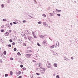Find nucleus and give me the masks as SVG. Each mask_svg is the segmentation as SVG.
I'll list each match as a JSON object with an SVG mask.
<instances>
[{
  "mask_svg": "<svg viewBox=\"0 0 78 78\" xmlns=\"http://www.w3.org/2000/svg\"><path fill=\"white\" fill-rule=\"evenodd\" d=\"M71 59H73V58L72 57H71Z\"/></svg>",
  "mask_w": 78,
  "mask_h": 78,
  "instance_id": "54",
  "label": "nucleus"
},
{
  "mask_svg": "<svg viewBox=\"0 0 78 78\" xmlns=\"http://www.w3.org/2000/svg\"><path fill=\"white\" fill-rule=\"evenodd\" d=\"M19 22V21H16V22L17 23V22Z\"/></svg>",
  "mask_w": 78,
  "mask_h": 78,
  "instance_id": "62",
  "label": "nucleus"
},
{
  "mask_svg": "<svg viewBox=\"0 0 78 78\" xmlns=\"http://www.w3.org/2000/svg\"><path fill=\"white\" fill-rule=\"evenodd\" d=\"M17 23H18L19 24H20L21 23V22L19 20L18 21V22H17Z\"/></svg>",
  "mask_w": 78,
  "mask_h": 78,
  "instance_id": "18",
  "label": "nucleus"
},
{
  "mask_svg": "<svg viewBox=\"0 0 78 78\" xmlns=\"http://www.w3.org/2000/svg\"><path fill=\"white\" fill-rule=\"evenodd\" d=\"M16 72V73L17 76H19V75L21 73V72L20 71H19L18 72Z\"/></svg>",
  "mask_w": 78,
  "mask_h": 78,
  "instance_id": "8",
  "label": "nucleus"
},
{
  "mask_svg": "<svg viewBox=\"0 0 78 78\" xmlns=\"http://www.w3.org/2000/svg\"><path fill=\"white\" fill-rule=\"evenodd\" d=\"M43 25L44 26H45V27H48V24L46 22H43Z\"/></svg>",
  "mask_w": 78,
  "mask_h": 78,
  "instance_id": "4",
  "label": "nucleus"
},
{
  "mask_svg": "<svg viewBox=\"0 0 78 78\" xmlns=\"http://www.w3.org/2000/svg\"><path fill=\"white\" fill-rule=\"evenodd\" d=\"M18 78H22V76H20L18 77Z\"/></svg>",
  "mask_w": 78,
  "mask_h": 78,
  "instance_id": "51",
  "label": "nucleus"
},
{
  "mask_svg": "<svg viewBox=\"0 0 78 78\" xmlns=\"http://www.w3.org/2000/svg\"><path fill=\"white\" fill-rule=\"evenodd\" d=\"M54 47H55V45H53L50 47V48H54Z\"/></svg>",
  "mask_w": 78,
  "mask_h": 78,
  "instance_id": "17",
  "label": "nucleus"
},
{
  "mask_svg": "<svg viewBox=\"0 0 78 78\" xmlns=\"http://www.w3.org/2000/svg\"><path fill=\"white\" fill-rule=\"evenodd\" d=\"M31 33L30 32H28V31L27 30H26V34L28 35V34H30Z\"/></svg>",
  "mask_w": 78,
  "mask_h": 78,
  "instance_id": "7",
  "label": "nucleus"
},
{
  "mask_svg": "<svg viewBox=\"0 0 78 78\" xmlns=\"http://www.w3.org/2000/svg\"><path fill=\"white\" fill-rule=\"evenodd\" d=\"M40 72L41 74H44L45 73V69L44 68H42L40 67Z\"/></svg>",
  "mask_w": 78,
  "mask_h": 78,
  "instance_id": "1",
  "label": "nucleus"
},
{
  "mask_svg": "<svg viewBox=\"0 0 78 78\" xmlns=\"http://www.w3.org/2000/svg\"><path fill=\"white\" fill-rule=\"evenodd\" d=\"M55 67H57V66H58V65L56 63H55L53 65Z\"/></svg>",
  "mask_w": 78,
  "mask_h": 78,
  "instance_id": "14",
  "label": "nucleus"
},
{
  "mask_svg": "<svg viewBox=\"0 0 78 78\" xmlns=\"http://www.w3.org/2000/svg\"><path fill=\"white\" fill-rule=\"evenodd\" d=\"M34 2H36V1L35 0H34Z\"/></svg>",
  "mask_w": 78,
  "mask_h": 78,
  "instance_id": "61",
  "label": "nucleus"
},
{
  "mask_svg": "<svg viewBox=\"0 0 78 78\" xmlns=\"http://www.w3.org/2000/svg\"><path fill=\"white\" fill-rule=\"evenodd\" d=\"M28 38L29 40V41H31V37H28Z\"/></svg>",
  "mask_w": 78,
  "mask_h": 78,
  "instance_id": "16",
  "label": "nucleus"
},
{
  "mask_svg": "<svg viewBox=\"0 0 78 78\" xmlns=\"http://www.w3.org/2000/svg\"><path fill=\"white\" fill-rule=\"evenodd\" d=\"M4 31H5V30L3 29H2L1 30V31L2 32H4Z\"/></svg>",
  "mask_w": 78,
  "mask_h": 78,
  "instance_id": "28",
  "label": "nucleus"
},
{
  "mask_svg": "<svg viewBox=\"0 0 78 78\" xmlns=\"http://www.w3.org/2000/svg\"><path fill=\"white\" fill-rule=\"evenodd\" d=\"M33 36H34V38H35L36 39H37V37H36L35 36H34V35H33Z\"/></svg>",
  "mask_w": 78,
  "mask_h": 78,
  "instance_id": "32",
  "label": "nucleus"
},
{
  "mask_svg": "<svg viewBox=\"0 0 78 78\" xmlns=\"http://www.w3.org/2000/svg\"><path fill=\"white\" fill-rule=\"evenodd\" d=\"M66 59H67L66 58L64 57V59H65V60H66Z\"/></svg>",
  "mask_w": 78,
  "mask_h": 78,
  "instance_id": "52",
  "label": "nucleus"
},
{
  "mask_svg": "<svg viewBox=\"0 0 78 78\" xmlns=\"http://www.w3.org/2000/svg\"><path fill=\"white\" fill-rule=\"evenodd\" d=\"M13 23H14V24H15V25H16L17 24V23L15 22H13Z\"/></svg>",
  "mask_w": 78,
  "mask_h": 78,
  "instance_id": "41",
  "label": "nucleus"
},
{
  "mask_svg": "<svg viewBox=\"0 0 78 78\" xmlns=\"http://www.w3.org/2000/svg\"><path fill=\"white\" fill-rule=\"evenodd\" d=\"M23 23H26V22H27V21L25 20H24L23 21Z\"/></svg>",
  "mask_w": 78,
  "mask_h": 78,
  "instance_id": "26",
  "label": "nucleus"
},
{
  "mask_svg": "<svg viewBox=\"0 0 78 78\" xmlns=\"http://www.w3.org/2000/svg\"><path fill=\"white\" fill-rule=\"evenodd\" d=\"M10 75L11 76H12V71H10Z\"/></svg>",
  "mask_w": 78,
  "mask_h": 78,
  "instance_id": "20",
  "label": "nucleus"
},
{
  "mask_svg": "<svg viewBox=\"0 0 78 78\" xmlns=\"http://www.w3.org/2000/svg\"><path fill=\"white\" fill-rule=\"evenodd\" d=\"M29 17H30L31 18H33V17L31 16V15H29Z\"/></svg>",
  "mask_w": 78,
  "mask_h": 78,
  "instance_id": "33",
  "label": "nucleus"
},
{
  "mask_svg": "<svg viewBox=\"0 0 78 78\" xmlns=\"http://www.w3.org/2000/svg\"><path fill=\"white\" fill-rule=\"evenodd\" d=\"M23 45L24 46H26V44H25V43H24V44H23Z\"/></svg>",
  "mask_w": 78,
  "mask_h": 78,
  "instance_id": "42",
  "label": "nucleus"
},
{
  "mask_svg": "<svg viewBox=\"0 0 78 78\" xmlns=\"http://www.w3.org/2000/svg\"><path fill=\"white\" fill-rule=\"evenodd\" d=\"M44 36H43V35H40L39 36V37H41V38H42V39H44L43 38L44 37Z\"/></svg>",
  "mask_w": 78,
  "mask_h": 78,
  "instance_id": "13",
  "label": "nucleus"
},
{
  "mask_svg": "<svg viewBox=\"0 0 78 78\" xmlns=\"http://www.w3.org/2000/svg\"><path fill=\"white\" fill-rule=\"evenodd\" d=\"M18 42L19 43H20V44H22V40L20 39H18Z\"/></svg>",
  "mask_w": 78,
  "mask_h": 78,
  "instance_id": "9",
  "label": "nucleus"
},
{
  "mask_svg": "<svg viewBox=\"0 0 78 78\" xmlns=\"http://www.w3.org/2000/svg\"><path fill=\"white\" fill-rule=\"evenodd\" d=\"M15 22H16L17 21H18L17 20H15Z\"/></svg>",
  "mask_w": 78,
  "mask_h": 78,
  "instance_id": "55",
  "label": "nucleus"
},
{
  "mask_svg": "<svg viewBox=\"0 0 78 78\" xmlns=\"http://www.w3.org/2000/svg\"><path fill=\"white\" fill-rule=\"evenodd\" d=\"M37 78H41V77H38Z\"/></svg>",
  "mask_w": 78,
  "mask_h": 78,
  "instance_id": "63",
  "label": "nucleus"
},
{
  "mask_svg": "<svg viewBox=\"0 0 78 78\" xmlns=\"http://www.w3.org/2000/svg\"><path fill=\"white\" fill-rule=\"evenodd\" d=\"M57 15L58 16V17H60V16H61V15L59 14H57Z\"/></svg>",
  "mask_w": 78,
  "mask_h": 78,
  "instance_id": "27",
  "label": "nucleus"
},
{
  "mask_svg": "<svg viewBox=\"0 0 78 78\" xmlns=\"http://www.w3.org/2000/svg\"><path fill=\"white\" fill-rule=\"evenodd\" d=\"M54 14L53 13H49V16H51V17L53 16H54Z\"/></svg>",
  "mask_w": 78,
  "mask_h": 78,
  "instance_id": "12",
  "label": "nucleus"
},
{
  "mask_svg": "<svg viewBox=\"0 0 78 78\" xmlns=\"http://www.w3.org/2000/svg\"><path fill=\"white\" fill-rule=\"evenodd\" d=\"M30 41L31 43H32V44H33V42L31 40Z\"/></svg>",
  "mask_w": 78,
  "mask_h": 78,
  "instance_id": "45",
  "label": "nucleus"
},
{
  "mask_svg": "<svg viewBox=\"0 0 78 78\" xmlns=\"http://www.w3.org/2000/svg\"><path fill=\"white\" fill-rule=\"evenodd\" d=\"M32 34H33V35H34V32L32 31Z\"/></svg>",
  "mask_w": 78,
  "mask_h": 78,
  "instance_id": "53",
  "label": "nucleus"
},
{
  "mask_svg": "<svg viewBox=\"0 0 78 78\" xmlns=\"http://www.w3.org/2000/svg\"><path fill=\"white\" fill-rule=\"evenodd\" d=\"M36 74H37V75H40V74H39V73H36Z\"/></svg>",
  "mask_w": 78,
  "mask_h": 78,
  "instance_id": "43",
  "label": "nucleus"
},
{
  "mask_svg": "<svg viewBox=\"0 0 78 78\" xmlns=\"http://www.w3.org/2000/svg\"><path fill=\"white\" fill-rule=\"evenodd\" d=\"M56 77L57 78H59V75H57L56 76Z\"/></svg>",
  "mask_w": 78,
  "mask_h": 78,
  "instance_id": "25",
  "label": "nucleus"
},
{
  "mask_svg": "<svg viewBox=\"0 0 78 78\" xmlns=\"http://www.w3.org/2000/svg\"><path fill=\"white\" fill-rule=\"evenodd\" d=\"M14 51H16V50H17V49H16V48H14Z\"/></svg>",
  "mask_w": 78,
  "mask_h": 78,
  "instance_id": "39",
  "label": "nucleus"
},
{
  "mask_svg": "<svg viewBox=\"0 0 78 78\" xmlns=\"http://www.w3.org/2000/svg\"><path fill=\"white\" fill-rule=\"evenodd\" d=\"M4 27H5V26H4V25L2 26H1V28H3Z\"/></svg>",
  "mask_w": 78,
  "mask_h": 78,
  "instance_id": "50",
  "label": "nucleus"
},
{
  "mask_svg": "<svg viewBox=\"0 0 78 78\" xmlns=\"http://www.w3.org/2000/svg\"><path fill=\"white\" fill-rule=\"evenodd\" d=\"M9 41L10 42H12V40L11 39H10L9 40Z\"/></svg>",
  "mask_w": 78,
  "mask_h": 78,
  "instance_id": "35",
  "label": "nucleus"
},
{
  "mask_svg": "<svg viewBox=\"0 0 78 78\" xmlns=\"http://www.w3.org/2000/svg\"><path fill=\"white\" fill-rule=\"evenodd\" d=\"M52 53H53L54 55H55V56H58V54L55 52L53 51Z\"/></svg>",
  "mask_w": 78,
  "mask_h": 78,
  "instance_id": "6",
  "label": "nucleus"
},
{
  "mask_svg": "<svg viewBox=\"0 0 78 78\" xmlns=\"http://www.w3.org/2000/svg\"><path fill=\"white\" fill-rule=\"evenodd\" d=\"M1 6L2 8H4V5L3 4H2L1 5Z\"/></svg>",
  "mask_w": 78,
  "mask_h": 78,
  "instance_id": "24",
  "label": "nucleus"
},
{
  "mask_svg": "<svg viewBox=\"0 0 78 78\" xmlns=\"http://www.w3.org/2000/svg\"><path fill=\"white\" fill-rule=\"evenodd\" d=\"M20 67H21L22 68V67H23V65H21L20 66Z\"/></svg>",
  "mask_w": 78,
  "mask_h": 78,
  "instance_id": "46",
  "label": "nucleus"
},
{
  "mask_svg": "<svg viewBox=\"0 0 78 78\" xmlns=\"http://www.w3.org/2000/svg\"><path fill=\"white\" fill-rule=\"evenodd\" d=\"M8 76V74H6L5 75V77H6V76Z\"/></svg>",
  "mask_w": 78,
  "mask_h": 78,
  "instance_id": "29",
  "label": "nucleus"
},
{
  "mask_svg": "<svg viewBox=\"0 0 78 78\" xmlns=\"http://www.w3.org/2000/svg\"><path fill=\"white\" fill-rule=\"evenodd\" d=\"M12 39L13 40H16V39H17V37L14 36L12 37Z\"/></svg>",
  "mask_w": 78,
  "mask_h": 78,
  "instance_id": "10",
  "label": "nucleus"
},
{
  "mask_svg": "<svg viewBox=\"0 0 78 78\" xmlns=\"http://www.w3.org/2000/svg\"><path fill=\"white\" fill-rule=\"evenodd\" d=\"M10 60H13V59H14L12 58H10Z\"/></svg>",
  "mask_w": 78,
  "mask_h": 78,
  "instance_id": "38",
  "label": "nucleus"
},
{
  "mask_svg": "<svg viewBox=\"0 0 78 78\" xmlns=\"http://www.w3.org/2000/svg\"><path fill=\"white\" fill-rule=\"evenodd\" d=\"M1 57H2V58H4L5 57L4 56H3V55H1Z\"/></svg>",
  "mask_w": 78,
  "mask_h": 78,
  "instance_id": "44",
  "label": "nucleus"
},
{
  "mask_svg": "<svg viewBox=\"0 0 78 78\" xmlns=\"http://www.w3.org/2000/svg\"><path fill=\"white\" fill-rule=\"evenodd\" d=\"M42 16H43V17H46V15L44 14H43Z\"/></svg>",
  "mask_w": 78,
  "mask_h": 78,
  "instance_id": "30",
  "label": "nucleus"
},
{
  "mask_svg": "<svg viewBox=\"0 0 78 78\" xmlns=\"http://www.w3.org/2000/svg\"><path fill=\"white\" fill-rule=\"evenodd\" d=\"M8 46L9 47H11V44H9Z\"/></svg>",
  "mask_w": 78,
  "mask_h": 78,
  "instance_id": "40",
  "label": "nucleus"
},
{
  "mask_svg": "<svg viewBox=\"0 0 78 78\" xmlns=\"http://www.w3.org/2000/svg\"><path fill=\"white\" fill-rule=\"evenodd\" d=\"M53 13H54V14H55V11H53Z\"/></svg>",
  "mask_w": 78,
  "mask_h": 78,
  "instance_id": "57",
  "label": "nucleus"
},
{
  "mask_svg": "<svg viewBox=\"0 0 78 78\" xmlns=\"http://www.w3.org/2000/svg\"><path fill=\"white\" fill-rule=\"evenodd\" d=\"M46 66L48 67V68H49V69H51V68L52 67L51 66V65H50V63H48L46 64Z\"/></svg>",
  "mask_w": 78,
  "mask_h": 78,
  "instance_id": "2",
  "label": "nucleus"
},
{
  "mask_svg": "<svg viewBox=\"0 0 78 78\" xmlns=\"http://www.w3.org/2000/svg\"><path fill=\"white\" fill-rule=\"evenodd\" d=\"M17 55L19 56H20V55H21V54H20V52H18Z\"/></svg>",
  "mask_w": 78,
  "mask_h": 78,
  "instance_id": "23",
  "label": "nucleus"
},
{
  "mask_svg": "<svg viewBox=\"0 0 78 78\" xmlns=\"http://www.w3.org/2000/svg\"><path fill=\"white\" fill-rule=\"evenodd\" d=\"M6 21V20L5 19H3V21L4 22H5V21Z\"/></svg>",
  "mask_w": 78,
  "mask_h": 78,
  "instance_id": "34",
  "label": "nucleus"
},
{
  "mask_svg": "<svg viewBox=\"0 0 78 78\" xmlns=\"http://www.w3.org/2000/svg\"><path fill=\"white\" fill-rule=\"evenodd\" d=\"M56 11H57V12H61V10H59L58 9H56Z\"/></svg>",
  "mask_w": 78,
  "mask_h": 78,
  "instance_id": "19",
  "label": "nucleus"
},
{
  "mask_svg": "<svg viewBox=\"0 0 78 78\" xmlns=\"http://www.w3.org/2000/svg\"><path fill=\"white\" fill-rule=\"evenodd\" d=\"M48 27L49 28H50V26H49Z\"/></svg>",
  "mask_w": 78,
  "mask_h": 78,
  "instance_id": "64",
  "label": "nucleus"
},
{
  "mask_svg": "<svg viewBox=\"0 0 78 78\" xmlns=\"http://www.w3.org/2000/svg\"><path fill=\"white\" fill-rule=\"evenodd\" d=\"M43 44L44 46H46V45H47V41H44L43 42Z\"/></svg>",
  "mask_w": 78,
  "mask_h": 78,
  "instance_id": "3",
  "label": "nucleus"
},
{
  "mask_svg": "<svg viewBox=\"0 0 78 78\" xmlns=\"http://www.w3.org/2000/svg\"><path fill=\"white\" fill-rule=\"evenodd\" d=\"M56 75V74H53V76H55Z\"/></svg>",
  "mask_w": 78,
  "mask_h": 78,
  "instance_id": "56",
  "label": "nucleus"
},
{
  "mask_svg": "<svg viewBox=\"0 0 78 78\" xmlns=\"http://www.w3.org/2000/svg\"><path fill=\"white\" fill-rule=\"evenodd\" d=\"M66 61H69V58H66Z\"/></svg>",
  "mask_w": 78,
  "mask_h": 78,
  "instance_id": "36",
  "label": "nucleus"
},
{
  "mask_svg": "<svg viewBox=\"0 0 78 78\" xmlns=\"http://www.w3.org/2000/svg\"><path fill=\"white\" fill-rule=\"evenodd\" d=\"M11 31H12L11 30H9V33H11Z\"/></svg>",
  "mask_w": 78,
  "mask_h": 78,
  "instance_id": "48",
  "label": "nucleus"
},
{
  "mask_svg": "<svg viewBox=\"0 0 78 78\" xmlns=\"http://www.w3.org/2000/svg\"><path fill=\"white\" fill-rule=\"evenodd\" d=\"M12 45H15V42L12 43Z\"/></svg>",
  "mask_w": 78,
  "mask_h": 78,
  "instance_id": "47",
  "label": "nucleus"
},
{
  "mask_svg": "<svg viewBox=\"0 0 78 78\" xmlns=\"http://www.w3.org/2000/svg\"><path fill=\"white\" fill-rule=\"evenodd\" d=\"M31 56V54H26L25 55V56L27 58H30V56Z\"/></svg>",
  "mask_w": 78,
  "mask_h": 78,
  "instance_id": "5",
  "label": "nucleus"
},
{
  "mask_svg": "<svg viewBox=\"0 0 78 78\" xmlns=\"http://www.w3.org/2000/svg\"><path fill=\"white\" fill-rule=\"evenodd\" d=\"M29 51H30V52H31V50H30Z\"/></svg>",
  "mask_w": 78,
  "mask_h": 78,
  "instance_id": "58",
  "label": "nucleus"
},
{
  "mask_svg": "<svg viewBox=\"0 0 78 78\" xmlns=\"http://www.w3.org/2000/svg\"><path fill=\"white\" fill-rule=\"evenodd\" d=\"M38 66L39 67H42V64L41 63H39L38 64Z\"/></svg>",
  "mask_w": 78,
  "mask_h": 78,
  "instance_id": "15",
  "label": "nucleus"
},
{
  "mask_svg": "<svg viewBox=\"0 0 78 78\" xmlns=\"http://www.w3.org/2000/svg\"><path fill=\"white\" fill-rule=\"evenodd\" d=\"M10 25H11L12 26V23H10Z\"/></svg>",
  "mask_w": 78,
  "mask_h": 78,
  "instance_id": "49",
  "label": "nucleus"
},
{
  "mask_svg": "<svg viewBox=\"0 0 78 78\" xmlns=\"http://www.w3.org/2000/svg\"><path fill=\"white\" fill-rule=\"evenodd\" d=\"M33 62H36L35 61L33 60Z\"/></svg>",
  "mask_w": 78,
  "mask_h": 78,
  "instance_id": "59",
  "label": "nucleus"
},
{
  "mask_svg": "<svg viewBox=\"0 0 78 78\" xmlns=\"http://www.w3.org/2000/svg\"><path fill=\"white\" fill-rule=\"evenodd\" d=\"M23 70H26V68H23L22 69Z\"/></svg>",
  "mask_w": 78,
  "mask_h": 78,
  "instance_id": "31",
  "label": "nucleus"
},
{
  "mask_svg": "<svg viewBox=\"0 0 78 78\" xmlns=\"http://www.w3.org/2000/svg\"><path fill=\"white\" fill-rule=\"evenodd\" d=\"M37 45L39 46V47H41V45L39 43L37 44Z\"/></svg>",
  "mask_w": 78,
  "mask_h": 78,
  "instance_id": "37",
  "label": "nucleus"
},
{
  "mask_svg": "<svg viewBox=\"0 0 78 78\" xmlns=\"http://www.w3.org/2000/svg\"><path fill=\"white\" fill-rule=\"evenodd\" d=\"M38 24H41L42 23V22L41 21H40L38 22Z\"/></svg>",
  "mask_w": 78,
  "mask_h": 78,
  "instance_id": "21",
  "label": "nucleus"
},
{
  "mask_svg": "<svg viewBox=\"0 0 78 78\" xmlns=\"http://www.w3.org/2000/svg\"><path fill=\"white\" fill-rule=\"evenodd\" d=\"M25 37V38L27 39V37Z\"/></svg>",
  "mask_w": 78,
  "mask_h": 78,
  "instance_id": "60",
  "label": "nucleus"
},
{
  "mask_svg": "<svg viewBox=\"0 0 78 78\" xmlns=\"http://www.w3.org/2000/svg\"><path fill=\"white\" fill-rule=\"evenodd\" d=\"M5 36H8V35H9V33H8V32H6L5 34Z\"/></svg>",
  "mask_w": 78,
  "mask_h": 78,
  "instance_id": "11",
  "label": "nucleus"
},
{
  "mask_svg": "<svg viewBox=\"0 0 78 78\" xmlns=\"http://www.w3.org/2000/svg\"><path fill=\"white\" fill-rule=\"evenodd\" d=\"M3 54L4 55H5L6 54V52L5 51L3 53Z\"/></svg>",
  "mask_w": 78,
  "mask_h": 78,
  "instance_id": "22",
  "label": "nucleus"
}]
</instances>
